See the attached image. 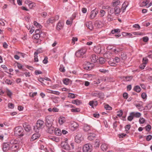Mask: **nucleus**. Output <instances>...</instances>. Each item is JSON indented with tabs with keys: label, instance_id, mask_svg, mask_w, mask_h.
<instances>
[{
	"label": "nucleus",
	"instance_id": "obj_1",
	"mask_svg": "<svg viewBox=\"0 0 152 152\" xmlns=\"http://www.w3.org/2000/svg\"><path fill=\"white\" fill-rule=\"evenodd\" d=\"M44 126V122L41 120H38L36 123V124L34 126L33 129L35 132L38 133L40 129L43 128Z\"/></svg>",
	"mask_w": 152,
	"mask_h": 152
},
{
	"label": "nucleus",
	"instance_id": "obj_2",
	"mask_svg": "<svg viewBox=\"0 0 152 152\" xmlns=\"http://www.w3.org/2000/svg\"><path fill=\"white\" fill-rule=\"evenodd\" d=\"M24 130L20 126L15 127L14 129V134L17 137H22L24 135Z\"/></svg>",
	"mask_w": 152,
	"mask_h": 152
},
{
	"label": "nucleus",
	"instance_id": "obj_3",
	"mask_svg": "<svg viewBox=\"0 0 152 152\" xmlns=\"http://www.w3.org/2000/svg\"><path fill=\"white\" fill-rule=\"evenodd\" d=\"M53 119L52 116L48 115L45 117V124L47 126L50 127L52 126Z\"/></svg>",
	"mask_w": 152,
	"mask_h": 152
},
{
	"label": "nucleus",
	"instance_id": "obj_4",
	"mask_svg": "<svg viewBox=\"0 0 152 152\" xmlns=\"http://www.w3.org/2000/svg\"><path fill=\"white\" fill-rule=\"evenodd\" d=\"M86 49L85 48H81L75 52V55L78 57L83 58V56L86 53Z\"/></svg>",
	"mask_w": 152,
	"mask_h": 152
},
{
	"label": "nucleus",
	"instance_id": "obj_5",
	"mask_svg": "<svg viewBox=\"0 0 152 152\" xmlns=\"http://www.w3.org/2000/svg\"><path fill=\"white\" fill-rule=\"evenodd\" d=\"M92 146L91 144H86L83 147V152H91L92 151Z\"/></svg>",
	"mask_w": 152,
	"mask_h": 152
},
{
	"label": "nucleus",
	"instance_id": "obj_6",
	"mask_svg": "<svg viewBox=\"0 0 152 152\" xmlns=\"http://www.w3.org/2000/svg\"><path fill=\"white\" fill-rule=\"evenodd\" d=\"M66 139L65 141H62L61 142V146L63 149L68 150H70V147L67 142V139Z\"/></svg>",
	"mask_w": 152,
	"mask_h": 152
},
{
	"label": "nucleus",
	"instance_id": "obj_7",
	"mask_svg": "<svg viewBox=\"0 0 152 152\" xmlns=\"http://www.w3.org/2000/svg\"><path fill=\"white\" fill-rule=\"evenodd\" d=\"M94 66L93 64L88 62L84 65L83 67L84 69L88 70H90L93 68Z\"/></svg>",
	"mask_w": 152,
	"mask_h": 152
},
{
	"label": "nucleus",
	"instance_id": "obj_8",
	"mask_svg": "<svg viewBox=\"0 0 152 152\" xmlns=\"http://www.w3.org/2000/svg\"><path fill=\"white\" fill-rule=\"evenodd\" d=\"M83 140V138L82 137V134L81 133H78L75 137V141L77 143H80Z\"/></svg>",
	"mask_w": 152,
	"mask_h": 152
},
{
	"label": "nucleus",
	"instance_id": "obj_9",
	"mask_svg": "<svg viewBox=\"0 0 152 152\" xmlns=\"http://www.w3.org/2000/svg\"><path fill=\"white\" fill-rule=\"evenodd\" d=\"M66 121V119L63 116H60L58 118V122L60 125H63Z\"/></svg>",
	"mask_w": 152,
	"mask_h": 152
},
{
	"label": "nucleus",
	"instance_id": "obj_10",
	"mask_svg": "<svg viewBox=\"0 0 152 152\" xmlns=\"http://www.w3.org/2000/svg\"><path fill=\"white\" fill-rule=\"evenodd\" d=\"M98 13V11L96 9L92 11L91 12L89 18L91 19H94Z\"/></svg>",
	"mask_w": 152,
	"mask_h": 152
},
{
	"label": "nucleus",
	"instance_id": "obj_11",
	"mask_svg": "<svg viewBox=\"0 0 152 152\" xmlns=\"http://www.w3.org/2000/svg\"><path fill=\"white\" fill-rule=\"evenodd\" d=\"M143 103L142 102H140L139 103L135 104V106L137 108L139 111H142L145 110V108L142 106Z\"/></svg>",
	"mask_w": 152,
	"mask_h": 152
},
{
	"label": "nucleus",
	"instance_id": "obj_12",
	"mask_svg": "<svg viewBox=\"0 0 152 152\" xmlns=\"http://www.w3.org/2000/svg\"><path fill=\"white\" fill-rule=\"evenodd\" d=\"M85 25L89 29L92 30L94 28L93 23L91 21H89L86 22Z\"/></svg>",
	"mask_w": 152,
	"mask_h": 152
},
{
	"label": "nucleus",
	"instance_id": "obj_13",
	"mask_svg": "<svg viewBox=\"0 0 152 152\" xmlns=\"http://www.w3.org/2000/svg\"><path fill=\"white\" fill-rule=\"evenodd\" d=\"M10 148V147L8 144L5 143L3 144L2 150L4 152L7 151Z\"/></svg>",
	"mask_w": 152,
	"mask_h": 152
},
{
	"label": "nucleus",
	"instance_id": "obj_14",
	"mask_svg": "<svg viewBox=\"0 0 152 152\" xmlns=\"http://www.w3.org/2000/svg\"><path fill=\"white\" fill-rule=\"evenodd\" d=\"M23 127L25 130L27 132L29 131L31 129V126L26 123H24L23 124Z\"/></svg>",
	"mask_w": 152,
	"mask_h": 152
},
{
	"label": "nucleus",
	"instance_id": "obj_15",
	"mask_svg": "<svg viewBox=\"0 0 152 152\" xmlns=\"http://www.w3.org/2000/svg\"><path fill=\"white\" fill-rule=\"evenodd\" d=\"M129 4V3L127 1H125L123 3L122 5V7H121V10H122L123 11V12H124L125 11L126 8L128 7Z\"/></svg>",
	"mask_w": 152,
	"mask_h": 152
},
{
	"label": "nucleus",
	"instance_id": "obj_16",
	"mask_svg": "<svg viewBox=\"0 0 152 152\" xmlns=\"http://www.w3.org/2000/svg\"><path fill=\"white\" fill-rule=\"evenodd\" d=\"M19 148V144H15V145H12L11 146L10 149L13 151H16Z\"/></svg>",
	"mask_w": 152,
	"mask_h": 152
},
{
	"label": "nucleus",
	"instance_id": "obj_17",
	"mask_svg": "<svg viewBox=\"0 0 152 152\" xmlns=\"http://www.w3.org/2000/svg\"><path fill=\"white\" fill-rule=\"evenodd\" d=\"M63 26V23L62 22L59 21L57 24L56 29L58 30H60L62 29Z\"/></svg>",
	"mask_w": 152,
	"mask_h": 152
},
{
	"label": "nucleus",
	"instance_id": "obj_18",
	"mask_svg": "<svg viewBox=\"0 0 152 152\" xmlns=\"http://www.w3.org/2000/svg\"><path fill=\"white\" fill-rule=\"evenodd\" d=\"M101 149L104 151H106L108 148V145L105 143H103L101 146Z\"/></svg>",
	"mask_w": 152,
	"mask_h": 152
},
{
	"label": "nucleus",
	"instance_id": "obj_19",
	"mask_svg": "<svg viewBox=\"0 0 152 152\" xmlns=\"http://www.w3.org/2000/svg\"><path fill=\"white\" fill-rule=\"evenodd\" d=\"M96 137V135L94 134L90 133V135L88 137V139L90 140H94Z\"/></svg>",
	"mask_w": 152,
	"mask_h": 152
},
{
	"label": "nucleus",
	"instance_id": "obj_20",
	"mask_svg": "<svg viewBox=\"0 0 152 152\" xmlns=\"http://www.w3.org/2000/svg\"><path fill=\"white\" fill-rule=\"evenodd\" d=\"M55 134L58 136H60L61 134V130L57 128H56L55 129Z\"/></svg>",
	"mask_w": 152,
	"mask_h": 152
},
{
	"label": "nucleus",
	"instance_id": "obj_21",
	"mask_svg": "<svg viewBox=\"0 0 152 152\" xmlns=\"http://www.w3.org/2000/svg\"><path fill=\"white\" fill-rule=\"evenodd\" d=\"M83 130L85 132H87L91 130V127L87 124L84 125L83 127Z\"/></svg>",
	"mask_w": 152,
	"mask_h": 152
},
{
	"label": "nucleus",
	"instance_id": "obj_22",
	"mask_svg": "<svg viewBox=\"0 0 152 152\" xmlns=\"http://www.w3.org/2000/svg\"><path fill=\"white\" fill-rule=\"evenodd\" d=\"M49 139L57 142H58L60 141V139L58 137L55 136H50L49 137Z\"/></svg>",
	"mask_w": 152,
	"mask_h": 152
},
{
	"label": "nucleus",
	"instance_id": "obj_23",
	"mask_svg": "<svg viewBox=\"0 0 152 152\" xmlns=\"http://www.w3.org/2000/svg\"><path fill=\"white\" fill-rule=\"evenodd\" d=\"M94 51L97 53H99L101 51V48L99 46L95 47L94 48Z\"/></svg>",
	"mask_w": 152,
	"mask_h": 152
},
{
	"label": "nucleus",
	"instance_id": "obj_24",
	"mask_svg": "<svg viewBox=\"0 0 152 152\" xmlns=\"http://www.w3.org/2000/svg\"><path fill=\"white\" fill-rule=\"evenodd\" d=\"M48 128L47 129V132L50 134H52L53 132L54 131H55V128L53 126H51L48 127Z\"/></svg>",
	"mask_w": 152,
	"mask_h": 152
},
{
	"label": "nucleus",
	"instance_id": "obj_25",
	"mask_svg": "<svg viewBox=\"0 0 152 152\" xmlns=\"http://www.w3.org/2000/svg\"><path fill=\"white\" fill-rule=\"evenodd\" d=\"M131 114L134 117L137 118L140 117L141 115V113L139 112H132Z\"/></svg>",
	"mask_w": 152,
	"mask_h": 152
},
{
	"label": "nucleus",
	"instance_id": "obj_26",
	"mask_svg": "<svg viewBox=\"0 0 152 152\" xmlns=\"http://www.w3.org/2000/svg\"><path fill=\"white\" fill-rule=\"evenodd\" d=\"M91 61L94 62H95L97 61L98 59V57H96L95 54L92 55L91 57Z\"/></svg>",
	"mask_w": 152,
	"mask_h": 152
},
{
	"label": "nucleus",
	"instance_id": "obj_27",
	"mask_svg": "<svg viewBox=\"0 0 152 152\" xmlns=\"http://www.w3.org/2000/svg\"><path fill=\"white\" fill-rule=\"evenodd\" d=\"M55 22V19L53 17H52L49 18L47 21V23L48 24L52 23Z\"/></svg>",
	"mask_w": 152,
	"mask_h": 152
},
{
	"label": "nucleus",
	"instance_id": "obj_28",
	"mask_svg": "<svg viewBox=\"0 0 152 152\" xmlns=\"http://www.w3.org/2000/svg\"><path fill=\"white\" fill-rule=\"evenodd\" d=\"M28 5L30 9H32L33 7H34L36 6L35 4L34 3L32 2L31 1H29L28 2Z\"/></svg>",
	"mask_w": 152,
	"mask_h": 152
},
{
	"label": "nucleus",
	"instance_id": "obj_29",
	"mask_svg": "<svg viewBox=\"0 0 152 152\" xmlns=\"http://www.w3.org/2000/svg\"><path fill=\"white\" fill-rule=\"evenodd\" d=\"M89 104L90 106H91L93 107H94V106H96L97 104V103L96 101H92L89 102Z\"/></svg>",
	"mask_w": 152,
	"mask_h": 152
},
{
	"label": "nucleus",
	"instance_id": "obj_30",
	"mask_svg": "<svg viewBox=\"0 0 152 152\" xmlns=\"http://www.w3.org/2000/svg\"><path fill=\"white\" fill-rule=\"evenodd\" d=\"M39 137V136L38 135V134H33L32 135V136L31 139V141H33L36 140Z\"/></svg>",
	"mask_w": 152,
	"mask_h": 152
},
{
	"label": "nucleus",
	"instance_id": "obj_31",
	"mask_svg": "<svg viewBox=\"0 0 152 152\" xmlns=\"http://www.w3.org/2000/svg\"><path fill=\"white\" fill-rule=\"evenodd\" d=\"M107 18V20L109 21H113L114 20L113 16L110 14H108Z\"/></svg>",
	"mask_w": 152,
	"mask_h": 152
},
{
	"label": "nucleus",
	"instance_id": "obj_32",
	"mask_svg": "<svg viewBox=\"0 0 152 152\" xmlns=\"http://www.w3.org/2000/svg\"><path fill=\"white\" fill-rule=\"evenodd\" d=\"M10 143L12 145L19 144V141L15 140H12L10 141Z\"/></svg>",
	"mask_w": 152,
	"mask_h": 152
},
{
	"label": "nucleus",
	"instance_id": "obj_33",
	"mask_svg": "<svg viewBox=\"0 0 152 152\" xmlns=\"http://www.w3.org/2000/svg\"><path fill=\"white\" fill-rule=\"evenodd\" d=\"M114 12L115 14H119L121 12V9L119 7H116L114 8Z\"/></svg>",
	"mask_w": 152,
	"mask_h": 152
},
{
	"label": "nucleus",
	"instance_id": "obj_34",
	"mask_svg": "<svg viewBox=\"0 0 152 152\" xmlns=\"http://www.w3.org/2000/svg\"><path fill=\"white\" fill-rule=\"evenodd\" d=\"M34 25L36 26L37 28H41L42 26H41L40 24L38 23L37 22L35 21L34 22Z\"/></svg>",
	"mask_w": 152,
	"mask_h": 152
},
{
	"label": "nucleus",
	"instance_id": "obj_35",
	"mask_svg": "<svg viewBox=\"0 0 152 152\" xmlns=\"http://www.w3.org/2000/svg\"><path fill=\"white\" fill-rule=\"evenodd\" d=\"M134 89L137 92H139L141 90L140 88L138 86H136L134 87Z\"/></svg>",
	"mask_w": 152,
	"mask_h": 152
},
{
	"label": "nucleus",
	"instance_id": "obj_36",
	"mask_svg": "<svg viewBox=\"0 0 152 152\" xmlns=\"http://www.w3.org/2000/svg\"><path fill=\"white\" fill-rule=\"evenodd\" d=\"M121 57L123 60H125L127 58V56L126 53H122L121 54Z\"/></svg>",
	"mask_w": 152,
	"mask_h": 152
},
{
	"label": "nucleus",
	"instance_id": "obj_37",
	"mask_svg": "<svg viewBox=\"0 0 152 152\" xmlns=\"http://www.w3.org/2000/svg\"><path fill=\"white\" fill-rule=\"evenodd\" d=\"M70 80L68 78H65L63 80V83L66 85H68L69 83Z\"/></svg>",
	"mask_w": 152,
	"mask_h": 152
},
{
	"label": "nucleus",
	"instance_id": "obj_38",
	"mask_svg": "<svg viewBox=\"0 0 152 152\" xmlns=\"http://www.w3.org/2000/svg\"><path fill=\"white\" fill-rule=\"evenodd\" d=\"M145 120L143 117H140L139 120V122L140 124H143L145 122Z\"/></svg>",
	"mask_w": 152,
	"mask_h": 152
},
{
	"label": "nucleus",
	"instance_id": "obj_39",
	"mask_svg": "<svg viewBox=\"0 0 152 152\" xmlns=\"http://www.w3.org/2000/svg\"><path fill=\"white\" fill-rule=\"evenodd\" d=\"M49 93L50 94H53L57 95H59L60 94V93L58 91L53 90H49Z\"/></svg>",
	"mask_w": 152,
	"mask_h": 152
},
{
	"label": "nucleus",
	"instance_id": "obj_40",
	"mask_svg": "<svg viewBox=\"0 0 152 152\" xmlns=\"http://www.w3.org/2000/svg\"><path fill=\"white\" fill-rule=\"evenodd\" d=\"M99 61L100 63L103 64L105 62V59L102 57L99 58Z\"/></svg>",
	"mask_w": 152,
	"mask_h": 152
},
{
	"label": "nucleus",
	"instance_id": "obj_41",
	"mask_svg": "<svg viewBox=\"0 0 152 152\" xmlns=\"http://www.w3.org/2000/svg\"><path fill=\"white\" fill-rule=\"evenodd\" d=\"M71 125H72V127H73L75 129H77V128L78 126V124H77L75 122H73L72 124Z\"/></svg>",
	"mask_w": 152,
	"mask_h": 152
},
{
	"label": "nucleus",
	"instance_id": "obj_42",
	"mask_svg": "<svg viewBox=\"0 0 152 152\" xmlns=\"http://www.w3.org/2000/svg\"><path fill=\"white\" fill-rule=\"evenodd\" d=\"M95 147L96 148H98L100 145L99 141V140H96L95 142Z\"/></svg>",
	"mask_w": 152,
	"mask_h": 152
},
{
	"label": "nucleus",
	"instance_id": "obj_43",
	"mask_svg": "<svg viewBox=\"0 0 152 152\" xmlns=\"http://www.w3.org/2000/svg\"><path fill=\"white\" fill-rule=\"evenodd\" d=\"M145 129L146 131L149 132L150 131L151 127L150 125H148L145 127Z\"/></svg>",
	"mask_w": 152,
	"mask_h": 152
},
{
	"label": "nucleus",
	"instance_id": "obj_44",
	"mask_svg": "<svg viewBox=\"0 0 152 152\" xmlns=\"http://www.w3.org/2000/svg\"><path fill=\"white\" fill-rule=\"evenodd\" d=\"M120 32V29L118 28L112 30L111 31V33L112 34H114L116 33Z\"/></svg>",
	"mask_w": 152,
	"mask_h": 152
},
{
	"label": "nucleus",
	"instance_id": "obj_45",
	"mask_svg": "<svg viewBox=\"0 0 152 152\" xmlns=\"http://www.w3.org/2000/svg\"><path fill=\"white\" fill-rule=\"evenodd\" d=\"M120 3V1L119 0H117V1L113 3L112 5L114 7H115L118 5Z\"/></svg>",
	"mask_w": 152,
	"mask_h": 152
},
{
	"label": "nucleus",
	"instance_id": "obj_46",
	"mask_svg": "<svg viewBox=\"0 0 152 152\" xmlns=\"http://www.w3.org/2000/svg\"><path fill=\"white\" fill-rule=\"evenodd\" d=\"M80 111V110L79 108H76L75 109H72L71 110V112L74 113L79 112Z\"/></svg>",
	"mask_w": 152,
	"mask_h": 152
},
{
	"label": "nucleus",
	"instance_id": "obj_47",
	"mask_svg": "<svg viewBox=\"0 0 152 152\" xmlns=\"http://www.w3.org/2000/svg\"><path fill=\"white\" fill-rule=\"evenodd\" d=\"M131 126L129 124L127 125L125 127V131L127 133H128V131L129 130Z\"/></svg>",
	"mask_w": 152,
	"mask_h": 152
},
{
	"label": "nucleus",
	"instance_id": "obj_48",
	"mask_svg": "<svg viewBox=\"0 0 152 152\" xmlns=\"http://www.w3.org/2000/svg\"><path fill=\"white\" fill-rule=\"evenodd\" d=\"M104 95L103 93L102 92H99L98 97L101 99H102L104 98Z\"/></svg>",
	"mask_w": 152,
	"mask_h": 152
},
{
	"label": "nucleus",
	"instance_id": "obj_49",
	"mask_svg": "<svg viewBox=\"0 0 152 152\" xmlns=\"http://www.w3.org/2000/svg\"><path fill=\"white\" fill-rule=\"evenodd\" d=\"M59 69L60 71L62 72H64L65 71V69L64 66L62 65H61L60 66V67Z\"/></svg>",
	"mask_w": 152,
	"mask_h": 152
},
{
	"label": "nucleus",
	"instance_id": "obj_50",
	"mask_svg": "<svg viewBox=\"0 0 152 152\" xmlns=\"http://www.w3.org/2000/svg\"><path fill=\"white\" fill-rule=\"evenodd\" d=\"M100 16L101 17H103L105 15L106 12L104 10H101L100 11Z\"/></svg>",
	"mask_w": 152,
	"mask_h": 152
},
{
	"label": "nucleus",
	"instance_id": "obj_51",
	"mask_svg": "<svg viewBox=\"0 0 152 152\" xmlns=\"http://www.w3.org/2000/svg\"><path fill=\"white\" fill-rule=\"evenodd\" d=\"M33 38L34 39H38L40 37V34H37L34 35L33 36Z\"/></svg>",
	"mask_w": 152,
	"mask_h": 152
},
{
	"label": "nucleus",
	"instance_id": "obj_52",
	"mask_svg": "<svg viewBox=\"0 0 152 152\" xmlns=\"http://www.w3.org/2000/svg\"><path fill=\"white\" fill-rule=\"evenodd\" d=\"M68 97L71 98H74L75 97V94L71 93H69L68 95Z\"/></svg>",
	"mask_w": 152,
	"mask_h": 152
},
{
	"label": "nucleus",
	"instance_id": "obj_53",
	"mask_svg": "<svg viewBox=\"0 0 152 152\" xmlns=\"http://www.w3.org/2000/svg\"><path fill=\"white\" fill-rule=\"evenodd\" d=\"M133 117L134 116L131 114V113L130 115L127 118V120L129 121H131L133 119Z\"/></svg>",
	"mask_w": 152,
	"mask_h": 152
},
{
	"label": "nucleus",
	"instance_id": "obj_54",
	"mask_svg": "<svg viewBox=\"0 0 152 152\" xmlns=\"http://www.w3.org/2000/svg\"><path fill=\"white\" fill-rule=\"evenodd\" d=\"M48 58L46 56L45 57L44 59L43 60L42 62L43 64H46L48 63Z\"/></svg>",
	"mask_w": 152,
	"mask_h": 152
},
{
	"label": "nucleus",
	"instance_id": "obj_55",
	"mask_svg": "<svg viewBox=\"0 0 152 152\" xmlns=\"http://www.w3.org/2000/svg\"><path fill=\"white\" fill-rule=\"evenodd\" d=\"M99 71L104 73H105L106 72H108V70H106L103 69H100L99 70Z\"/></svg>",
	"mask_w": 152,
	"mask_h": 152
},
{
	"label": "nucleus",
	"instance_id": "obj_56",
	"mask_svg": "<svg viewBox=\"0 0 152 152\" xmlns=\"http://www.w3.org/2000/svg\"><path fill=\"white\" fill-rule=\"evenodd\" d=\"M109 64L111 66H115L116 65L115 63L111 60L108 62Z\"/></svg>",
	"mask_w": 152,
	"mask_h": 152
},
{
	"label": "nucleus",
	"instance_id": "obj_57",
	"mask_svg": "<svg viewBox=\"0 0 152 152\" xmlns=\"http://www.w3.org/2000/svg\"><path fill=\"white\" fill-rule=\"evenodd\" d=\"M37 94V92H35L34 93H29V96L31 97H34V96H36Z\"/></svg>",
	"mask_w": 152,
	"mask_h": 152
},
{
	"label": "nucleus",
	"instance_id": "obj_58",
	"mask_svg": "<svg viewBox=\"0 0 152 152\" xmlns=\"http://www.w3.org/2000/svg\"><path fill=\"white\" fill-rule=\"evenodd\" d=\"M108 10V13L109 14H112L114 12V9H113V8H110Z\"/></svg>",
	"mask_w": 152,
	"mask_h": 152
},
{
	"label": "nucleus",
	"instance_id": "obj_59",
	"mask_svg": "<svg viewBox=\"0 0 152 152\" xmlns=\"http://www.w3.org/2000/svg\"><path fill=\"white\" fill-rule=\"evenodd\" d=\"M5 82L8 85H11L12 83V82L9 79H6Z\"/></svg>",
	"mask_w": 152,
	"mask_h": 152
},
{
	"label": "nucleus",
	"instance_id": "obj_60",
	"mask_svg": "<svg viewBox=\"0 0 152 152\" xmlns=\"http://www.w3.org/2000/svg\"><path fill=\"white\" fill-rule=\"evenodd\" d=\"M104 108L106 110H111L112 109V107L108 104H106L104 106Z\"/></svg>",
	"mask_w": 152,
	"mask_h": 152
},
{
	"label": "nucleus",
	"instance_id": "obj_61",
	"mask_svg": "<svg viewBox=\"0 0 152 152\" xmlns=\"http://www.w3.org/2000/svg\"><path fill=\"white\" fill-rule=\"evenodd\" d=\"M120 61V60L119 58L117 57H115L113 59V61L115 63H118Z\"/></svg>",
	"mask_w": 152,
	"mask_h": 152
},
{
	"label": "nucleus",
	"instance_id": "obj_62",
	"mask_svg": "<svg viewBox=\"0 0 152 152\" xmlns=\"http://www.w3.org/2000/svg\"><path fill=\"white\" fill-rule=\"evenodd\" d=\"M143 64L144 65H146L147 64L148 60L146 58H143Z\"/></svg>",
	"mask_w": 152,
	"mask_h": 152
},
{
	"label": "nucleus",
	"instance_id": "obj_63",
	"mask_svg": "<svg viewBox=\"0 0 152 152\" xmlns=\"http://www.w3.org/2000/svg\"><path fill=\"white\" fill-rule=\"evenodd\" d=\"M8 106L9 108L12 109L14 107V105L12 103H9L8 104Z\"/></svg>",
	"mask_w": 152,
	"mask_h": 152
},
{
	"label": "nucleus",
	"instance_id": "obj_64",
	"mask_svg": "<svg viewBox=\"0 0 152 152\" xmlns=\"http://www.w3.org/2000/svg\"><path fill=\"white\" fill-rule=\"evenodd\" d=\"M152 138V136L150 135L146 136V140L147 141H149Z\"/></svg>",
	"mask_w": 152,
	"mask_h": 152
}]
</instances>
